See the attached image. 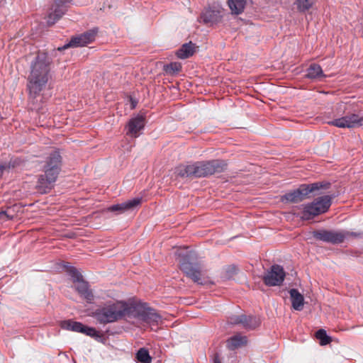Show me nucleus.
Segmentation results:
<instances>
[{
    "label": "nucleus",
    "instance_id": "1",
    "mask_svg": "<svg viewBox=\"0 0 363 363\" xmlns=\"http://www.w3.org/2000/svg\"><path fill=\"white\" fill-rule=\"evenodd\" d=\"M52 60L45 52L38 53L30 65V72L28 77L29 100L33 105L40 92L45 87L50 71Z\"/></svg>",
    "mask_w": 363,
    "mask_h": 363
},
{
    "label": "nucleus",
    "instance_id": "2",
    "mask_svg": "<svg viewBox=\"0 0 363 363\" xmlns=\"http://www.w3.org/2000/svg\"><path fill=\"white\" fill-rule=\"evenodd\" d=\"M62 157L57 150L52 151L46 158L43 171L38 177L36 188L41 194L48 192L55 182L61 169Z\"/></svg>",
    "mask_w": 363,
    "mask_h": 363
},
{
    "label": "nucleus",
    "instance_id": "3",
    "mask_svg": "<svg viewBox=\"0 0 363 363\" xmlns=\"http://www.w3.org/2000/svg\"><path fill=\"white\" fill-rule=\"evenodd\" d=\"M128 303L118 301L104 305L95 310L92 316L101 324L111 323L128 316Z\"/></svg>",
    "mask_w": 363,
    "mask_h": 363
},
{
    "label": "nucleus",
    "instance_id": "4",
    "mask_svg": "<svg viewBox=\"0 0 363 363\" xmlns=\"http://www.w3.org/2000/svg\"><path fill=\"white\" fill-rule=\"evenodd\" d=\"M334 198V194L325 195L315 199L311 203L301 205L302 211L297 213V216L304 220L313 219L314 217L327 212Z\"/></svg>",
    "mask_w": 363,
    "mask_h": 363
},
{
    "label": "nucleus",
    "instance_id": "5",
    "mask_svg": "<svg viewBox=\"0 0 363 363\" xmlns=\"http://www.w3.org/2000/svg\"><path fill=\"white\" fill-rule=\"evenodd\" d=\"M128 317L135 318L138 320L150 325H156L162 322V316L156 310L150 308L147 303H128Z\"/></svg>",
    "mask_w": 363,
    "mask_h": 363
},
{
    "label": "nucleus",
    "instance_id": "6",
    "mask_svg": "<svg viewBox=\"0 0 363 363\" xmlns=\"http://www.w3.org/2000/svg\"><path fill=\"white\" fill-rule=\"evenodd\" d=\"M179 258V264L181 270L194 282L198 284H203V273L201 267L197 263L190 262L191 254L186 251L185 254L177 252L176 254Z\"/></svg>",
    "mask_w": 363,
    "mask_h": 363
},
{
    "label": "nucleus",
    "instance_id": "7",
    "mask_svg": "<svg viewBox=\"0 0 363 363\" xmlns=\"http://www.w3.org/2000/svg\"><path fill=\"white\" fill-rule=\"evenodd\" d=\"M313 235L317 240L332 244H339L350 237L362 238L363 233L350 232L347 230L335 231L323 230L314 232Z\"/></svg>",
    "mask_w": 363,
    "mask_h": 363
},
{
    "label": "nucleus",
    "instance_id": "8",
    "mask_svg": "<svg viewBox=\"0 0 363 363\" xmlns=\"http://www.w3.org/2000/svg\"><path fill=\"white\" fill-rule=\"evenodd\" d=\"M196 178L207 177L215 173L222 172L226 163L223 160H212L194 162Z\"/></svg>",
    "mask_w": 363,
    "mask_h": 363
},
{
    "label": "nucleus",
    "instance_id": "9",
    "mask_svg": "<svg viewBox=\"0 0 363 363\" xmlns=\"http://www.w3.org/2000/svg\"><path fill=\"white\" fill-rule=\"evenodd\" d=\"M60 325L61 328L64 330L85 334L98 342H103L104 340V335L94 328L86 326L80 322L74 321L72 320H65L61 321Z\"/></svg>",
    "mask_w": 363,
    "mask_h": 363
},
{
    "label": "nucleus",
    "instance_id": "10",
    "mask_svg": "<svg viewBox=\"0 0 363 363\" xmlns=\"http://www.w3.org/2000/svg\"><path fill=\"white\" fill-rule=\"evenodd\" d=\"M98 33V28H94L83 33L72 36L69 42L63 47L58 48L59 50L67 49L68 48H79L86 46L94 41Z\"/></svg>",
    "mask_w": 363,
    "mask_h": 363
},
{
    "label": "nucleus",
    "instance_id": "11",
    "mask_svg": "<svg viewBox=\"0 0 363 363\" xmlns=\"http://www.w3.org/2000/svg\"><path fill=\"white\" fill-rule=\"evenodd\" d=\"M223 12L224 9L221 6L213 4L203 9L200 15V21L204 24H217L221 21Z\"/></svg>",
    "mask_w": 363,
    "mask_h": 363
},
{
    "label": "nucleus",
    "instance_id": "12",
    "mask_svg": "<svg viewBox=\"0 0 363 363\" xmlns=\"http://www.w3.org/2000/svg\"><path fill=\"white\" fill-rule=\"evenodd\" d=\"M286 276L283 267L279 264L272 265L263 276V281L268 286H276L282 284Z\"/></svg>",
    "mask_w": 363,
    "mask_h": 363
},
{
    "label": "nucleus",
    "instance_id": "13",
    "mask_svg": "<svg viewBox=\"0 0 363 363\" xmlns=\"http://www.w3.org/2000/svg\"><path fill=\"white\" fill-rule=\"evenodd\" d=\"M72 0H55L54 4L47 16V24L50 26L55 24L66 13Z\"/></svg>",
    "mask_w": 363,
    "mask_h": 363
},
{
    "label": "nucleus",
    "instance_id": "14",
    "mask_svg": "<svg viewBox=\"0 0 363 363\" xmlns=\"http://www.w3.org/2000/svg\"><path fill=\"white\" fill-rule=\"evenodd\" d=\"M328 124L340 128H355L363 125V117L356 113H351L334 119Z\"/></svg>",
    "mask_w": 363,
    "mask_h": 363
},
{
    "label": "nucleus",
    "instance_id": "15",
    "mask_svg": "<svg viewBox=\"0 0 363 363\" xmlns=\"http://www.w3.org/2000/svg\"><path fill=\"white\" fill-rule=\"evenodd\" d=\"M142 202V198L136 197L130 200H128L121 203H117L107 208L108 211L116 212L117 213H123L125 211H128L134 209L139 206Z\"/></svg>",
    "mask_w": 363,
    "mask_h": 363
},
{
    "label": "nucleus",
    "instance_id": "16",
    "mask_svg": "<svg viewBox=\"0 0 363 363\" xmlns=\"http://www.w3.org/2000/svg\"><path fill=\"white\" fill-rule=\"evenodd\" d=\"M145 127V118L143 116L138 115L129 120L127 128L128 131L126 134L133 138H137L139 136V132L143 130Z\"/></svg>",
    "mask_w": 363,
    "mask_h": 363
},
{
    "label": "nucleus",
    "instance_id": "17",
    "mask_svg": "<svg viewBox=\"0 0 363 363\" xmlns=\"http://www.w3.org/2000/svg\"><path fill=\"white\" fill-rule=\"evenodd\" d=\"M307 198L303 184H301L298 188L286 193L281 198L283 202L298 203Z\"/></svg>",
    "mask_w": 363,
    "mask_h": 363
},
{
    "label": "nucleus",
    "instance_id": "18",
    "mask_svg": "<svg viewBox=\"0 0 363 363\" xmlns=\"http://www.w3.org/2000/svg\"><path fill=\"white\" fill-rule=\"evenodd\" d=\"M75 286L76 291L79 294L84 298L87 303H92L94 298L92 291L89 288V285L87 281L84 279L77 282Z\"/></svg>",
    "mask_w": 363,
    "mask_h": 363
},
{
    "label": "nucleus",
    "instance_id": "19",
    "mask_svg": "<svg viewBox=\"0 0 363 363\" xmlns=\"http://www.w3.org/2000/svg\"><path fill=\"white\" fill-rule=\"evenodd\" d=\"M291 306L296 311H301L304 305L303 296L296 289H291L289 291Z\"/></svg>",
    "mask_w": 363,
    "mask_h": 363
},
{
    "label": "nucleus",
    "instance_id": "20",
    "mask_svg": "<svg viewBox=\"0 0 363 363\" xmlns=\"http://www.w3.org/2000/svg\"><path fill=\"white\" fill-rule=\"evenodd\" d=\"M195 164H181L175 168V174L180 177H195L196 178Z\"/></svg>",
    "mask_w": 363,
    "mask_h": 363
},
{
    "label": "nucleus",
    "instance_id": "21",
    "mask_svg": "<svg viewBox=\"0 0 363 363\" xmlns=\"http://www.w3.org/2000/svg\"><path fill=\"white\" fill-rule=\"evenodd\" d=\"M247 339L246 336L241 335L240 334H236L227 340V347L230 350H234L238 347L244 346L247 344Z\"/></svg>",
    "mask_w": 363,
    "mask_h": 363
},
{
    "label": "nucleus",
    "instance_id": "22",
    "mask_svg": "<svg viewBox=\"0 0 363 363\" xmlns=\"http://www.w3.org/2000/svg\"><path fill=\"white\" fill-rule=\"evenodd\" d=\"M324 76L321 67L318 64H311L306 69V78L311 79H320Z\"/></svg>",
    "mask_w": 363,
    "mask_h": 363
},
{
    "label": "nucleus",
    "instance_id": "23",
    "mask_svg": "<svg viewBox=\"0 0 363 363\" xmlns=\"http://www.w3.org/2000/svg\"><path fill=\"white\" fill-rule=\"evenodd\" d=\"M195 51V45L191 42L184 44L180 49L177 51V56L179 59H186L192 56Z\"/></svg>",
    "mask_w": 363,
    "mask_h": 363
},
{
    "label": "nucleus",
    "instance_id": "24",
    "mask_svg": "<svg viewBox=\"0 0 363 363\" xmlns=\"http://www.w3.org/2000/svg\"><path fill=\"white\" fill-rule=\"evenodd\" d=\"M247 0H228V6L233 14L238 15L243 12Z\"/></svg>",
    "mask_w": 363,
    "mask_h": 363
},
{
    "label": "nucleus",
    "instance_id": "25",
    "mask_svg": "<svg viewBox=\"0 0 363 363\" xmlns=\"http://www.w3.org/2000/svg\"><path fill=\"white\" fill-rule=\"evenodd\" d=\"M305 192L308 196L310 193L315 192L320 189H327L330 187L329 182H315L309 184H303Z\"/></svg>",
    "mask_w": 363,
    "mask_h": 363
},
{
    "label": "nucleus",
    "instance_id": "26",
    "mask_svg": "<svg viewBox=\"0 0 363 363\" xmlns=\"http://www.w3.org/2000/svg\"><path fill=\"white\" fill-rule=\"evenodd\" d=\"M244 328L247 329H254L259 325V320L256 317L251 315H241L239 320Z\"/></svg>",
    "mask_w": 363,
    "mask_h": 363
},
{
    "label": "nucleus",
    "instance_id": "27",
    "mask_svg": "<svg viewBox=\"0 0 363 363\" xmlns=\"http://www.w3.org/2000/svg\"><path fill=\"white\" fill-rule=\"evenodd\" d=\"M182 69V65L178 62H173L164 66L165 72L170 75L177 74Z\"/></svg>",
    "mask_w": 363,
    "mask_h": 363
},
{
    "label": "nucleus",
    "instance_id": "28",
    "mask_svg": "<svg viewBox=\"0 0 363 363\" xmlns=\"http://www.w3.org/2000/svg\"><path fill=\"white\" fill-rule=\"evenodd\" d=\"M136 358L140 363L152 362V357H150L148 350L144 347L139 349L137 352Z\"/></svg>",
    "mask_w": 363,
    "mask_h": 363
},
{
    "label": "nucleus",
    "instance_id": "29",
    "mask_svg": "<svg viewBox=\"0 0 363 363\" xmlns=\"http://www.w3.org/2000/svg\"><path fill=\"white\" fill-rule=\"evenodd\" d=\"M315 0H296L294 4L298 11L304 12L312 7Z\"/></svg>",
    "mask_w": 363,
    "mask_h": 363
},
{
    "label": "nucleus",
    "instance_id": "30",
    "mask_svg": "<svg viewBox=\"0 0 363 363\" xmlns=\"http://www.w3.org/2000/svg\"><path fill=\"white\" fill-rule=\"evenodd\" d=\"M67 273L71 277L74 283H77L84 279L80 272L74 267H67Z\"/></svg>",
    "mask_w": 363,
    "mask_h": 363
},
{
    "label": "nucleus",
    "instance_id": "31",
    "mask_svg": "<svg viewBox=\"0 0 363 363\" xmlns=\"http://www.w3.org/2000/svg\"><path fill=\"white\" fill-rule=\"evenodd\" d=\"M316 337L320 340L321 345H325L331 342V337L327 335V333L323 329H320L316 332Z\"/></svg>",
    "mask_w": 363,
    "mask_h": 363
},
{
    "label": "nucleus",
    "instance_id": "32",
    "mask_svg": "<svg viewBox=\"0 0 363 363\" xmlns=\"http://www.w3.org/2000/svg\"><path fill=\"white\" fill-rule=\"evenodd\" d=\"M17 162L16 160H11L9 162L0 164V179L1 178L4 171L13 168L16 165Z\"/></svg>",
    "mask_w": 363,
    "mask_h": 363
},
{
    "label": "nucleus",
    "instance_id": "33",
    "mask_svg": "<svg viewBox=\"0 0 363 363\" xmlns=\"http://www.w3.org/2000/svg\"><path fill=\"white\" fill-rule=\"evenodd\" d=\"M14 217H15V215H9V214L7 209L6 211H0V220H2L3 222L7 221V220H11L14 218Z\"/></svg>",
    "mask_w": 363,
    "mask_h": 363
},
{
    "label": "nucleus",
    "instance_id": "34",
    "mask_svg": "<svg viewBox=\"0 0 363 363\" xmlns=\"http://www.w3.org/2000/svg\"><path fill=\"white\" fill-rule=\"evenodd\" d=\"M241 315H237L231 318L230 322L231 324H240V322L239 321Z\"/></svg>",
    "mask_w": 363,
    "mask_h": 363
},
{
    "label": "nucleus",
    "instance_id": "35",
    "mask_svg": "<svg viewBox=\"0 0 363 363\" xmlns=\"http://www.w3.org/2000/svg\"><path fill=\"white\" fill-rule=\"evenodd\" d=\"M7 211L9 212V215H14V213H13V211H13V207H9L7 208Z\"/></svg>",
    "mask_w": 363,
    "mask_h": 363
},
{
    "label": "nucleus",
    "instance_id": "36",
    "mask_svg": "<svg viewBox=\"0 0 363 363\" xmlns=\"http://www.w3.org/2000/svg\"><path fill=\"white\" fill-rule=\"evenodd\" d=\"M213 363H220V359L218 356L213 358Z\"/></svg>",
    "mask_w": 363,
    "mask_h": 363
},
{
    "label": "nucleus",
    "instance_id": "37",
    "mask_svg": "<svg viewBox=\"0 0 363 363\" xmlns=\"http://www.w3.org/2000/svg\"><path fill=\"white\" fill-rule=\"evenodd\" d=\"M298 210H301V211H298V213H301L302 211L301 206L299 207H296V211H298ZM294 211H296V209H294ZM294 214H296L297 216V212H294Z\"/></svg>",
    "mask_w": 363,
    "mask_h": 363
},
{
    "label": "nucleus",
    "instance_id": "38",
    "mask_svg": "<svg viewBox=\"0 0 363 363\" xmlns=\"http://www.w3.org/2000/svg\"><path fill=\"white\" fill-rule=\"evenodd\" d=\"M33 109H35L36 111H39L40 110V107L38 106H35L34 107H33Z\"/></svg>",
    "mask_w": 363,
    "mask_h": 363
},
{
    "label": "nucleus",
    "instance_id": "39",
    "mask_svg": "<svg viewBox=\"0 0 363 363\" xmlns=\"http://www.w3.org/2000/svg\"><path fill=\"white\" fill-rule=\"evenodd\" d=\"M133 108L135 107V103L134 101H132Z\"/></svg>",
    "mask_w": 363,
    "mask_h": 363
},
{
    "label": "nucleus",
    "instance_id": "40",
    "mask_svg": "<svg viewBox=\"0 0 363 363\" xmlns=\"http://www.w3.org/2000/svg\"><path fill=\"white\" fill-rule=\"evenodd\" d=\"M232 269H233V271H235V267H232Z\"/></svg>",
    "mask_w": 363,
    "mask_h": 363
}]
</instances>
